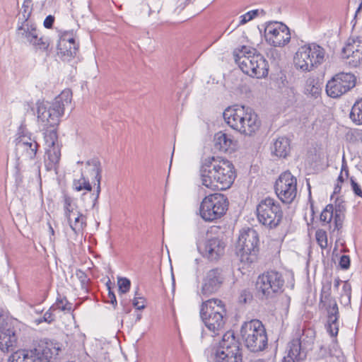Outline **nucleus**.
I'll return each instance as SVG.
<instances>
[{"instance_id": "nucleus-1", "label": "nucleus", "mask_w": 362, "mask_h": 362, "mask_svg": "<svg viewBox=\"0 0 362 362\" xmlns=\"http://www.w3.org/2000/svg\"><path fill=\"white\" fill-rule=\"evenodd\" d=\"M202 184L213 190H225L236 177L233 163L227 159L214 157L206 160L200 169Z\"/></svg>"}, {"instance_id": "nucleus-2", "label": "nucleus", "mask_w": 362, "mask_h": 362, "mask_svg": "<svg viewBox=\"0 0 362 362\" xmlns=\"http://www.w3.org/2000/svg\"><path fill=\"white\" fill-rule=\"evenodd\" d=\"M223 118L229 127L246 136H252L260 127L257 115L245 106L226 108L223 112Z\"/></svg>"}, {"instance_id": "nucleus-3", "label": "nucleus", "mask_w": 362, "mask_h": 362, "mask_svg": "<svg viewBox=\"0 0 362 362\" xmlns=\"http://www.w3.org/2000/svg\"><path fill=\"white\" fill-rule=\"evenodd\" d=\"M72 93L69 89L64 90L54 101L37 103V121L43 129L58 125L59 118L64 115V108L71 103Z\"/></svg>"}, {"instance_id": "nucleus-4", "label": "nucleus", "mask_w": 362, "mask_h": 362, "mask_svg": "<svg viewBox=\"0 0 362 362\" xmlns=\"http://www.w3.org/2000/svg\"><path fill=\"white\" fill-rule=\"evenodd\" d=\"M233 56L235 63L243 73L257 78H264L268 75V63L255 49L243 46L240 49L234 51Z\"/></svg>"}, {"instance_id": "nucleus-5", "label": "nucleus", "mask_w": 362, "mask_h": 362, "mask_svg": "<svg viewBox=\"0 0 362 362\" xmlns=\"http://www.w3.org/2000/svg\"><path fill=\"white\" fill-rule=\"evenodd\" d=\"M331 285L323 286L320 299V306L326 311L327 322L325 327L327 332L333 337L332 349H330L332 355H337L339 352L337 340L336 339L339 328V312L337 303L330 295Z\"/></svg>"}, {"instance_id": "nucleus-6", "label": "nucleus", "mask_w": 362, "mask_h": 362, "mask_svg": "<svg viewBox=\"0 0 362 362\" xmlns=\"http://www.w3.org/2000/svg\"><path fill=\"white\" fill-rule=\"evenodd\" d=\"M226 310L219 299H209L202 303L200 316L212 336L218 335L223 331L226 322Z\"/></svg>"}, {"instance_id": "nucleus-7", "label": "nucleus", "mask_w": 362, "mask_h": 362, "mask_svg": "<svg viewBox=\"0 0 362 362\" xmlns=\"http://www.w3.org/2000/svg\"><path fill=\"white\" fill-rule=\"evenodd\" d=\"M325 49L316 43H310L298 48L293 62L297 69L311 71L325 61Z\"/></svg>"}, {"instance_id": "nucleus-8", "label": "nucleus", "mask_w": 362, "mask_h": 362, "mask_svg": "<svg viewBox=\"0 0 362 362\" xmlns=\"http://www.w3.org/2000/svg\"><path fill=\"white\" fill-rule=\"evenodd\" d=\"M240 334L245 346L252 352L262 351L267 345L266 330L259 320L245 322L241 327Z\"/></svg>"}, {"instance_id": "nucleus-9", "label": "nucleus", "mask_w": 362, "mask_h": 362, "mask_svg": "<svg viewBox=\"0 0 362 362\" xmlns=\"http://www.w3.org/2000/svg\"><path fill=\"white\" fill-rule=\"evenodd\" d=\"M60 348L52 342L39 344L30 350H22L13 353L8 362H49L50 359L58 355Z\"/></svg>"}, {"instance_id": "nucleus-10", "label": "nucleus", "mask_w": 362, "mask_h": 362, "mask_svg": "<svg viewBox=\"0 0 362 362\" xmlns=\"http://www.w3.org/2000/svg\"><path fill=\"white\" fill-rule=\"evenodd\" d=\"M228 200L221 193H214L206 196L199 207L201 217L206 221H214L221 218L227 211Z\"/></svg>"}, {"instance_id": "nucleus-11", "label": "nucleus", "mask_w": 362, "mask_h": 362, "mask_svg": "<svg viewBox=\"0 0 362 362\" xmlns=\"http://www.w3.org/2000/svg\"><path fill=\"white\" fill-rule=\"evenodd\" d=\"M258 221L269 228L278 226L283 218V211L280 204L273 198L262 199L256 207Z\"/></svg>"}, {"instance_id": "nucleus-12", "label": "nucleus", "mask_w": 362, "mask_h": 362, "mask_svg": "<svg viewBox=\"0 0 362 362\" xmlns=\"http://www.w3.org/2000/svg\"><path fill=\"white\" fill-rule=\"evenodd\" d=\"M259 237L257 231L253 228H247L243 231L238 240L240 247L238 255L240 262L245 265H250L257 259L258 252Z\"/></svg>"}, {"instance_id": "nucleus-13", "label": "nucleus", "mask_w": 362, "mask_h": 362, "mask_svg": "<svg viewBox=\"0 0 362 362\" xmlns=\"http://www.w3.org/2000/svg\"><path fill=\"white\" fill-rule=\"evenodd\" d=\"M274 190L277 197L283 203L291 204L298 194L296 177L289 171L282 173L276 180Z\"/></svg>"}, {"instance_id": "nucleus-14", "label": "nucleus", "mask_w": 362, "mask_h": 362, "mask_svg": "<svg viewBox=\"0 0 362 362\" xmlns=\"http://www.w3.org/2000/svg\"><path fill=\"white\" fill-rule=\"evenodd\" d=\"M284 284L282 275L276 271H269L258 277L257 289L263 297L271 298L274 293L281 292Z\"/></svg>"}, {"instance_id": "nucleus-15", "label": "nucleus", "mask_w": 362, "mask_h": 362, "mask_svg": "<svg viewBox=\"0 0 362 362\" xmlns=\"http://www.w3.org/2000/svg\"><path fill=\"white\" fill-rule=\"evenodd\" d=\"M356 76L351 73H339L329 80L326 85L327 94L337 98L347 93L356 86Z\"/></svg>"}, {"instance_id": "nucleus-16", "label": "nucleus", "mask_w": 362, "mask_h": 362, "mask_svg": "<svg viewBox=\"0 0 362 362\" xmlns=\"http://www.w3.org/2000/svg\"><path fill=\"white\" fill-rule=\"evenodd\" d=\"M30 12L28 15H23L24 21L17 29V35L21 38L25 40L36 49L46 50L49 45V40L47 38L40 36V32L34 24L28 21Z\"/></svg>"}, {"instance_id": "nucleus-17", "label": "nucleus", "mask_w": 362, "mask_h": 362, "mask_svg": "<svg viewBox=\"0 0 362 362\" xmlns=\"http://www.w3.org/2000/svg\"><path fill=\"white\" fill-rule=\"evenodd\" d=\"M346 204L341 199L337 198L334 204H327L320 214V221L329 224L333 221L334 230H339L343 226Z\"/></svg>"}, {"instance_id": "nucleus-18", "label": "nucleus", "mask_w": 362, "mask_h": 362, "mask_svg": "<svg viewBox=\"0 0 362 362\" xmlns=\"http://www.w3.org/2000/svg\"><path fill=\"white\" fill-rule=\"evenodd\" d=\"M266 40L274 47H284L291 40L288 28L280 22L268 23L264 30Z\"/></svg>"}, {"instance_id": "nucleus-19", "label": "nucleus", "mask_w": 362, "mask_h": 362, "mask_svg": "<svg viewBox=\"0 0 362 362\" xmlns=\"http://www.w3.org/2000/svg\"><path fill=\"white\" fill-rule=\"evenodd\" d=\"M226 244L218 237L206 240L199 250L202 255L210 261H216L222 257L225 252Z\"/></svg>"}, {"instance_id": "nucleus-20", "label": "nucleus", "mask_w": 362, "mask_h": 362, "mask_svg": "<svg viewBox=\"0 0 362 362\" xmlns=\"http://www.w3.org/2000/svg\"><path fill=\"white\" fill-rule=\"evenodd\" d=\"M16 152L19 158L33 159L36 155L38 144L35 141L25 135L18 136L16 140Z\"/></svg>"}, {"instance_id": "nucleus-21", "label": "nucleus", "mask_w": 362, "mask_h": 362, "mask_svg": "<svg viewBox=\"0 0 362 362\" xmlns=\"http://www.w3.org/2000/svg\"><path fill=\"white\" fill-rule=\"evenodd\" d=\"M77 51L78 45L72 33L63 34L57 45V55L63 60H69L76 55Z\"/></svg>"}, {"instance_id": "nucleus-22", "label": "nucleus", "mask_w": 362, "mask_h": 362, "mask_svg": "<svg viewBox=\"0 0 362 362\" xmlns=\"http://www.w3.org/2000/svg\"><path fill=\"white\" fill-rule=\"evenodd\" d=\"M344 57L349 60V64L356 67L362 64V38L352 40L344 48Z\"/></svg>"}, {"instance_id": "nucleus-23", "label": "nucleus", "mask_w": 362, "mask_h": 362, "mask_svg": "<svg viewBox=\"0 0 362 362\" xmlns=\"http://www.w3.org/2000/svg\"><path fill=\"white\" fill-rule=\"evenodd\" d=\"M223 280V277L219 269L209 270L204 279L202 292L205 294L214 293L220 287Z\"/></svg>"}, {"instance_id": "nucleus-24", "label": "nucleus", "mask_w": 362, "mask_h": 362, "mask_svg": "<svg viewBox=\"0 0 362 362\" xmlns=\"http://www.w3.org/2000/svg\"><path fill=\"white\" fill-rule=\"evenodd\" d=\"M306 356V351L302 348L300 339H293L288 345V354L284 357L283 362H300L305 359Z\"/></svg>"}, {"instance_id": "nucleus-25", "label": "nucleus", "mask_w": 362, "mask_h": 362, "mask_svg": "<svg viewBox=\"0 0 362 362\" xmlns=\"http://www.w3.org/2000/svg\"><path fill=\"white\" fill-rule=\"evenodd\" d=\"M228 353H241L238 341L235 340L234 333L231 331L226 332L222 337L221 340L216 346L212 349L213 351H221Z\"/></svg>"}, {"instance_id": "nucleus-26", "label": "nucleus", "mask_w": 362, "mask_h": 362, "mask_svg": "<svg viewBox=\"0 0 362 362\" xmlns=\"http://www.w3.org/2000/svg\"><path fill=\"white\" fill-rule=\"evenodd\" d=\"M70 228L75 235L83 233L86 226V217L78 209L71 211V213L65 216Z\"/></svg>"}, {"instance_id": "nucleus-27", "label": "nucleus", "mask_w": 362, "mask_h": 362, "mask_svg": "<svg viewBox=\"0 0 362 362\" xmlns=\"http://www.w3.org/2000/svg\"><path fill=\"white\" fill-rule=\"evenodd\" d=\"M237 141L233 136L223 132H218L214 135L215 148L221 151H234Z\"/></svg>"}, {"instance_id": "nucleus-28", "label": "nucleus", "mask_w": 362, "mask_h": 362, "mask_svg": "<svg viewBox=\"0 0 362 362\" xmlns=\"http://www.w3.org/2000/svg\"><path fill=\"white\" fill-rule=\"evenodd\" d=\"M17 344V337L15 331L7 327L0 332V349L3 352L13 351Z\"/></svg>"}, {"instance_id": "nucleus-29", "label": "nucleus", "mask_w": 362, "mask_h": 362, "mask_svg": "<svg viewBox=\"0 0 362 362\" xmlns=\"http://www.w3.org/2000/svg\"><path fill=\"white\" fill-rule=\"evenodd\" d=\"M61 157L60 146L47 148L45 165L47 170H57Z\"/></svg>"}, {"instance_id": "nucleus-30", "label": "nucleus", "mask_w": 362, "mask_h": 362, "mask_svg": "<svg viewBox=\"0 0 362 362\" xmlns=\"http://www.w3.org/2000/svg\"><path fill=\"white\" fill-rule=\"evenodd\" d=\"M290 150V140L285 136L277 138L272 146V153L279 158H286Z\"/></svg>"}, {"instance_id": "nucleus-31", "label": "nucleus", "mask_w": 362, "mask_h": 362, "mask_svg": "<svg viewBox=\"0 0 362 362\" xmlns=\"http://www.w3.org/2000/svg\"><path fill=\"white\" fill-rule=\"evenodd\" d=\"M211 357L213 362H242L241 353L213 351Z\"/></svg>"}, {"instance_id": "nucleus-32", "label": "nucleus", "mask_w": 362, "mask_h": 362, "mask_svg": "<svg viewBox=\"0 0 362 362\" xmlns=\"http://www.w3.org/2000/svg\"><path fill=\"white\" fill-rule=\"evenodd\" d=\"M350 118L356 124H362V98L356 100L352 106Z\"/></svg>"}, {"instance_id": "nucleus-33", "label": "nucleus", "mask_w": 362, "mask_h": 362, "mask_svg": "<svg viewBox=\"0 0 362 362\" xmlns=\"http://www.w3.org/2000/svg\"><path fill=\"white\" fill-rule=\"evenodd\" d=\"M45 140L47 148L60 146L58 143L57 132L54 129H46L45 132Z\"/></svg>"}, {"instance_id": "nucleus-34", "label": "nucleus", "mask_w": 362, "mask_h": 362, "mask_svg": "<svg viewBox=\"0 0 362 362\" xmlns=\"http://www.w3.org/2000/svg\"><path fill=\"white\" fill-rule=\"evenodd\" d=\"M73 188L78 192L82 190H86L88 192L91 191V185L89 183V181L83 175H81L79 179L74 180Z\"/></svg>"}, {"instance_id": "nucleus-35", "label": "nucleus", "mask_w": 362, "mask_h": 362, "mask_svg": "<svg viewBox=\"0 0 362 362\" xmlns=\"http://www.w3.org/2000/svg\"><path fill=\"white\" fill-rule=\"evenodd\" d=\"M102 281H103L105 290L107 291V296H103V302L109 305H112L113 304V291L111 287V280L107 276L102 279Z\"/></svg>"}, {"instance_id": "nucleus-36", "label": "nucleus", "mask_w": 362, "mask_h": 362, "mask_svg": "<svg viewBox=\"0 0 362 362\" xmlns=\"http://www.w3.org/2000/svg\"><path fill=\"white\" fill-rule=\"evenodd\" d=\"M117 285L118 293L119 295L125 294L130 290L131 281L126 277L117 276Z\"/></svg>"}, {"instance_id": "nucleus-37", "label": "nucleus", "mask_w": 362, "mask_h": 362, "mask_svg": "<svg viewBox=\"0 0 362 362\" xmlns=\"http://www.w3.org/2000/svg\"><path fill=\"white\" fill-rule=\"evenodd\" d=\"M259 13L264 14V12L263 10H259V9L252 10V11L247 12L246 13L242 15L240 17V21L238 25H242L247 23L250 21L252 20L253 18H255V17L259 16Z\"/></svg>"}, {"instance_id": "nucleus-38", "label": "nucleus", "mask_w": 362, "mask_h": 362, "mask_svg": "<svg viewBox=\"0 0 362 362\" xmlns=\"http://www.w3.org/2000/svg\"><path fill=\"white\" fill-rule=\"evenodd\" d=\"M315 238L317 244L322 249H325L327 247V235L325 230L318 229L315 232Z\"/></svg>"}, {"instance_id": "nucleus-39", "label": "nucleus", "mask_w": 362, "mask_h": 362, "mask_svg": "<svg viewBox=\"0 0 362 362\" xmlns=\"http://www.w3.org/2000/svg\"><path fill=\"white\" fill-rule=\"evenodd\" d=\"M75 276L81 284V289L87 291L90 279L87 276L86 274L82 270L77 269Z\"/></svg>"}, {"instance_id": "nucleus-40", "label": "nucleus", "mask_w": 362, "mask_h": 362, "mask_svg": "<svg viewBox=\"0 0 362 362\" xmlns=\"http://www.w3.org/2000/svg\"><path fill=\"white\" fill-rule=\"evenodd\" d=\"M306 93L312 97L317 98L321 93V88L319 85L313 84V82L307 83Z\"/></svg>"}, {"instance_id": "nucleus-41", "label": "nucleus", "mask_w": 362, "mask_h": 362, "mask_svg": "<svg viewBox=\"0 0 362 362\" xmlns=\"http://www.w3.org/2000/svg\"><path fill=\"white\" fill-rule=\"evenodd\" d=\"M64 209L65 216L70 214L71 211L77 210V207L73 203L72 199L66 194L64 195Z\"/></svg>"}, {"instance_id": "nucleus-42", "label": "nucleus", "mask_w": 362, "mask_h": 362, "mask_svg": "<svg viewBox=\"0 0 362 362\" xmlns=\"http://www.w3.org/2000/svg\"><path fill=\"white\" fill-rule=\"evenodd\" d=\"M146 299L138 294V291L135 292V296L132 300V304L137 310H143L146 308Z\"/></svg>"}, {"instance_id": "nucleus-43", "label": "nucleus", "mask_w": 362, "mask_h": 362, "mask_svg": "<svg viewBox=\"0 0 362 362\" xmlns=\"http://www.w3.org/2000/svg\"><path fill=\"white\" fill-rule=\"evenodd\" d=\"M56 307L62 311L70 312L72 310L71 303H69L66 299L57 300Z\"/></svg>"}, {"instance_id": "nucleus-44", "label": "nucleus", "mask_w": 362, "mask_h": 362, "mask_svg": "<svg viewBox=\"0 0 362 362\" xmlns=\"http://www.w3.org/2000/svg\"><path fill=\"white\" fill-rule=\"evenodd\" d=\"M351 186L353 192L356 196L362 197V189L361 186L351 177Z\"/></svg>"}, {"instance_id": "nucleus-45", "label": "nucleus", "mask_w": 362, "mask_h": 362, "mask_svg": "<svg viewBox=\"0 0 362 362\" xmlns=\"http://www.w3.org/2000/svg\"><path fill=\"white\" fill-rule=\"evenodd\" d=\"M339 265L343 269H348L350 267V257L348 255H342L339 260Z\"/></svg>"}, {"instance_id": "nucleus-46", "label": "nucleus", "mask_w": 362, "mask_h": 362, "mask_svg": "<svg viewBox=\"0 0 362 362\" xmlns=\"http://www.w3.org/2000/svg\"><path fill=\"white\" fill-rule=\"evenodd\" d=\"M52 308H49L43 315V320L45 322L51 323L54 320V317L53 313L51 311Z\"/></svg>"}, {"instance_id": "nucleus-47", "label": "nucleus", "mask_w": 362, "mask_h": 362, "mask_svg": "<svg viewBox=\"0 0 362 362\" xmlns=\"http://www.w3.org/2000/svg\"><path fill=\"white\" fill-rule=\"evenodd\" d=\"M8 327L7 317L0 313V332Z\"/></svg>"}, {"instance_id": "nucleus-48", "label": "nucleus", "mask_w": 362, "mask_h": 362, "mask_svg": "<svg viewBox=\"0 0 362 362\" xmlns=\"http://www.w3.org/2000/svg\"><path fill=\"white\" fill-rule=\"evenodd\" d=\"M342 288L344 294L348 296L349 300H350L351 295V286L350 284L346 281L344 282Z\"/></svg>"}, {"instance_id": "nucleus-49", "label": "nucleus", "mask_w": 362, "mask_h": 362, "mask_svg": "<svg viewBox=\"0 0 362 362\" xmlns=\"http://www.w3.org/2000/svg\"><path fill=\"white\" fill-rule=\"evenodd\" d=\"M54 21V18L49 15L44 21V26L47 28H51Z\"/></svg>"}, {"instance_id": "nucleus-50", "label": "nucleus", "mask_w": 362, "mask_h": 362, "mask_svg": "<svg viewBox=\"0 0 362 362\" xmlns=\"http://www.w3.org/2000/svg\"><path fill=\"white\" fill-rule=\"evenodd\" d=\"M251 298V295L250 293V292H247L246 291H244L243 292V293L241 294L240 296V300L241 302H244V303H246L247 302V298Z\"/></svg>"}, {"instance_id": "nucleus-51", "label": "nucleus", "mask_w": 362, "mask_h": 362, "mask_svg": "<svg viewBox=\"0 0 362 362\" xmlns=\"http://www.w3.org/2000/svg\"><path fill=\"white\" fill-rule=\"evenodd\" d=\"M93 171L95 174V178L98 180V183L100 182V170L96 165L93 167Z\"/></svg>"}, {"instance_id": "nucleus-52", "label": "nucleus", "mask_w": 362, "mask_h": 362, "mask_svg": "<svg viewBox=\"0 0 362 362\" xmlns=\"http://www.w3.org/2000/svg\"><path fill=\"white\" fill-rule=\"evenodd\" d=\"M253 362H274V358H269L267 359L259 358V359L255 360Z\"/></svg>"}, {"instance_id": "nucleus-53", "label": "nucleus", "mask_w": 362, "mask_h": 362, "mask_svg": "<svg viewBox=\"0 0 362 362\" xmlns=\"http://www.w3.org/2000/svg\"><path fill=\"white\" fill-rule=\"evenodd\" d=\"M356 3H358L359 6L357 8L356 13L362 9V0H354Z\"/></svg>"}, {"instance_id": "nucleus-54", "label": "nucleus", "mask_w": 362, "mask_h": 362, "mask_svg": "<svg viewBox=\"0 0 362 362\" xmlns=\"http://www.w3.org/2000/svg\"><path fill=\"white\" fill-rule=\"evenodd\" d=\"M341 190V186H339V184H337L335 187H334V194H337L340 192Z\"/></svg>"}, {"instance_id": "nucleus-55", "label": "nucleus", "mask_w": 362, "mask_h": 362, "mask_svg": "<svg viewBox=\"0 0 362 362\" xmlns=\"http://www.w3.org/2000/svg\"><path fill=\"white\" fill-rule=\"evenodd\" d=\"M341 281L339 279H338V278H337V279H336L334 280V286L335 288H337L339 287V284H340V282H341Z\"/></svg>"}, {"instance_id": "nucleus-56", "label": "nucleus", "mask_w": 362, "mask_h": 362, "mask_svg": "<svg viewBox=\"0 0 362 362\" xmlns=\"http://www.w3.org/2000/svg\"><path fill=\"white\" fill-rule=\"evenodd\" d=\"M270 53L272 55V57H274V54H276L277 57H279V54H278L277 51L275 49L270 50Z\"/></svg>"}, {"instance_id": "nucleus-57", "label": "nucleus", "mask_w": 362, "mask_h": 362, "mask_svg": "<svg viewBox=\"0 0 362 362\" xmlns=\"http://www.w3.org/2000/svg\"><path fill=\"white\" fill-rule=\"evenodd\" d=\"M36 323L38 325V324H40L41 322H44L43 320V317L42 318H39L37 320H35Z\"/></svg>"}, {"instance_id": "nucleus-58", "label": "nucleus", "mask_w": 362, "mask_h": 362, "mask_svg": "<svg viewBox=\"0 0 362 362\" xmlns=\"http://www.w3.org/2000/svg\"><path fill=\"white\" fill-rule=\"evenodd\" d=\"M49 231L52 235H54V230L53 228L51 226V225H49Z\"/></svg>"}, {"instance_id": "nucleus-59", "label": "nucleus", "mask_w": 362, "mask_h": 362, "mask_svg": "<svg viewBox=\"0 0 362 362\" xmlns=\"http://www.w3.org/2000/svg\"><path fill=\"white\" fill-rule=\"evenodd\" d=\"M338 180H339V181H340L341 182H343V178H342V175H341V174L339 176V177H338Z\"/></svg>"}, {"instance_id": "nucleus-60", "label": "nucleus", "mask_w": 362, "mask_h": 362, "mask_svg": "<svg viewBox=\"0 0 362 362\" xmlns=\"http://www.w3.org/2000/svg\"><path fill=\"white\" fill-rule=\"evenodd\" d=\"M250 124V123H247L246 121H244V125H245V126H246V127H247V124Z\"/></svg>"}, {"instance_id": "nucleus-61", "label": "nucleus", "mask_w": 362, "mask_h": 362, "mask_svg": "<svg viewBox=\"0 0 362 362\" xmlns=\"http://www.w3.org/2000/svg\"><path fill=\"white\" fill-rule=\"evenodd\" d=\"M141 319V315H137V320H140Z\"/></svg>"}, {"instance_id": "nucleus-62", "label": "nucleus", "mask_w": 362, "mask_h": 362, "mask_svg": "<svg viewBox=\"0 0 362 362\" xmlns=\"http://www.w3.org/2000/svg\"><path fill=\"white\" fill-rule=\"evenodd\" d=\"M114 301H115V305H116L117 304V300H116L115 297Z\"/></svg>"}, {"instance_id": "nucleus-63", "label": "nucleus", "mask_w": 362, "mask_h": 362, "mask_svg": "<svg viewBox=\"0 0 362 362\" xmlns=\"http://www.w3.org/2000/svg\"><path fill=\"white\" fill-rule=\"evenodd\" d=\"M201 334H202V337H203V329L202 330Z\"/></svg>"}]
</instances>
